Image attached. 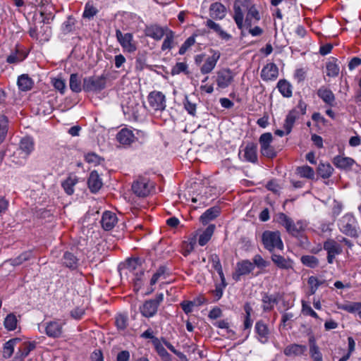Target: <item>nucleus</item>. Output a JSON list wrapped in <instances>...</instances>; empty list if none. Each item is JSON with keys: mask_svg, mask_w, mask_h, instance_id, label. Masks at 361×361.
I'll list each match as a JSON object with an SVG mask.
<instances>
[{"mask_svg": "<svg viewBox=\"0 0 361 361\" xmlns=\"http://www.w3.org/2000/svg\"><path fill=\"white\" fill-rule=\"evenodd\" d=\"M297 119V111L295 109L290 110L287 114L285 123L283 124V128L286 130V134L288 135L290 133L293 125Z\"/></svg>", "mask_w": 361, "mask_h": 361, "instance_id": "35", "label": "nucleus"}, {"mask_svg": "<svg viewBox=\"0 0 361 361\" xmlns=\"http://www.w3.org/2000/svg\"><path fill=\"white\" fill-rule=\"evenodd\" d=\"M161 341L164 344V345L173 353H174L178 357L180 360V361H189L187 356L182 352L177 350L172 344L169 342L165 338L161 337Z\"/></svg>", "mask_w": 361, "mask_h": 361, "instance_id": "49", "label": "nucleus"}, {"mask_svg": "<svg viewBox=\"0 0 361 361\" xmlns=\"http://www.w3.org/2000/svg\"><path fill=\"white\" fill-rule=\"evenodd\" d=\"M273 141V136L271 133H264L259 138L260 145V153L268 159H274L277 156V151L271 145Z\"/></svg>", "mask_w": 361, "mask_h": 361, "instance_id": "5", "label": "nucleus"}, {"mask_svg": "<svg viewBox=\"0 0 361 361\" xmlns=\"http://www.w3.org/2000/svg\"><path fill=\"white\" fill-rule=\"evenodd\" d=\"M34 82L27 74H22L18 78L17 85L21 91H28L32 89Z\"/></svg>", "mask_w": 361, "mask_h": 361, "instance_id": "31", "label": "nucleus"}, {"mask_svg": "<svg viewBox=\"0 0 361 361\" xmlns=\"http://www.w3.org/2000/svg\"><path fill=\"white\" fill-rule=\"evenodd\" d=\"M296 173L302 178L313 180L314 178V169L308 165L298 166Z\"/></svg>", "mask_w": 361, "mask_h": 361, "instance_id": "40", "label": "nucleus"}, {"mask_svg": "<svg viewBox=\"0 0 361 361\" xmlns=\"http://www.w3.org/2000/svg\"><path fill=\"white\" fill-rule=\"evenodd\" d=\"M221 214V208L214 206L207 209L200 217V221L203 225H207L209 221L217 218Z\"/></svg>", "mask_w": 361, "mask_h": 361, "instance_id": "22", "label": "nucleus"}, {"mask_svg": "<svg viewBox=\"0 0 361 361\" xmlns=\"http://www.w3.org/2000/svg\"><path fill=\"white\" fill-rule=\"evenodd\" d=\"M183 104L184 109L190 115H191L193 117L196 116L197 104L195 103L191 102L189 100L188 95L185 96Z\"/></svg>", "mask_w": 361, "mask_h": 361, "instance_id": "53", "label": "nucleus"}, {"mask_svg": "<svg viewBox=\"0 0 361 361\" xmlns=\"http://www.w3.org/2000/svg\"><path fill=\"white\" fill-rule=\"evenodd\" d=\"M214 224H209L206 229L200 234L198 240V243L200 246L205 245L211 239L214 230H215Z\"/></svg>", "mask_w": 361, "mask_h": 361, "instance_id": "34", "label": "nucleus"}, {"mask_svg": "<svg viewBox=\"0 0 361 361\" xmlns=\"http://www.w3.org/2000/svg\"><path fill=\"white\" fill-rule=\"evenodd\" d=\"M63 323L60 320H54L46 322L39 328H43L46 334L50 338H59L63 333Z\"/></svg>", "mask_w": 361, "mask_h": 361, "instance_id": "9", "label": "nucleus"}, {"mask_svg": "<svg viewBox=\"0 0 361 361\" xmlns=\"http://www.w3.org/2000/svg\"><path fill=\"white\" fill-rule=\"evenodd\" d=\"M180 73H184L185 74H188L189 71H188V65L183 62H178L176 65L172 68L171 74L172 75H178Z\"/></svg>", "mask_w": 361, "mask_h": 361, "instance_id": "56", "label": "nucleus"}, {"mask_svg": "<svg viewBox=\"0 0 361 361\" xmlns=\"http://www.w3.org/2000/svg\"><path fill=\"white\" fill-rule=\"evenodd\" d=\"M340 310H345L350 313H355L361 311V302H353L347 304H343L338 306Z\"/></svg>", "mask_w": 361, "mask_h": 361, "instance_id": "50", "label": "nucleus"}, {"mask_svg": "<svg viewBox=\"0 0 361 361\" xmlns=\"http://www.w3.org/2000/svg\"><path fill=\"white\" fill-rule=\"evenodd\" d=\"M238 1L240 2V5L243 8L247 10V16L250 18H254L257 22L261 19L259 12L255 5L251 4L250 0H239Z\"/></svg>", "mask_w": 361, "mask_h": 361, "instance_id": "26", "label": "nucleus"}, {"mask_svg": "<svg viewBox=\"0 0 361 361\" xmlns=\"http://www.w3.org/2000/svg\"><path fill=\"white\" fill-rule=\"evenodd\" d=\"M165 31L166 28L164 29L157 25H152L146 27L145 35L155 40H160L166 34Z\"/></svg>", "mask_w": 361, "mask_h": 361, "instance_id": "28", "label": "nucleus"}, {"mask_svg": "<svg viewBox=\"0 0 361 361\" xmlns=\"http://www.w3.org/2000/svg\"><path fill=\"white\" fill-rule=\"evenodd\" d=\"M133 192L138 197H145L150 192L149 181L145 178H140L132 185Z\"/></svg>", "mask_w": 361, "mask_h": 361, "instance_id": "13", "label": "nucleus"}, {"mask_svg": "<svg viewBox=\"0 0 361 361\" xmlns=\"http://www.w3.org/2000/svg\"><path fill=\"white\" fill-rule=\"evenodd\" d=\"M302 313L304 315L311 316L312 317L315 319H319L317 313L314 312L310 307V304L305 302V300L302 301Z\"/></svg>", "mask_w": 361, "mask_h": 361, "instance_id": "58", "label": "nucleus"}, {"mask_svg": "<svg viewBox=\"0 0 361 361\" xmlns=\"http://www.w3.org/2000/svg\"><path fill=\"white\" fill-rule=\"evenodd\" d=\"M101 175L98 170L92 171V193L97 192L103 186Z\"/></svg>", "mask_w": 361, "mask_h": 361, "instance_id": "37", "label": "nucleus"}, {"mask_svg": "<svg viewBox=\"0 0 361 361\" xmlns=\"http://www.w3.org/2000/svg\"><path fill=\"white\" fill-rule=\"evenodd\" d=\"M262 242L264 247L272 252L275 248L283 250V243L279 231H264L262 235Z\"/></svg>", "mask_w": 361, "mask_h": 361, "instance_id": "2", "label": "nucleus"}, {"mask_svg": "<svg viewBox=\"0 0 361 361\" xmlns=\"http://www.w3.org/2000/svg\"><path fill=\"white\" fill-rule=\"evenodd\" d=\"M243 158L244 160L252 164H256L258 161L257 157V144L253 142H248L243 149Z\"/></svg>", "mask_w": 361, "mask_h": 361, "instance_id": "15", "label": "nucleus"}, {"mask_svg": "<svg viewBox=\"0 0 361 361\" xmlns=\"http://www.w3.org/2000/svg\"><path fill=\"white\" fill-rule=\"evenodd\" d=\"M301 263L309 268L314 269L319 266V259L313 255H302L300 257Z\"/></svg>", "mask_w": 361, "mask_h": 361, "instance_id": "42", "label": "nucleus"}, {"mask_svg": "<svg viewBox=\"0 0 361 361\" xmlns=\"http://www.w3.org/2000/svg\"><path fill=\"white\" fill-rule=\"evenodd\" d=\"M310 355L313 361H323L322 354L318 346H312L310 349Z\"/></svg>", "mask_w": 361, "mask_h": 361, "instance_id": "64", "label": "nucleus"}, {"mask_svg": "<svg viewBox=\"0 0 361 361\" xmlns=\"http://www.w3.org/2000/svg\"><path fill=\"white\" fill-rule=\"evenodd\" d=\"M49 17L44 16L43 11H40L39 18L35 17V25L29 31L30 37L40 42L48 41L51 35V27L49 26Z\"/></svg>", "mask_w": 361, "mask_h": 361, "instance_id": "1", "label": "nucleus"}, {"mask_svg": "<svg viewBox=\"0 0 361 361\" xmlns=\"http://www.w3.org/2000/svg\"><path fill=\"white\" fill-rule=\"evenodd\" d=\"M239 0H235L233 9H234V20L237 25L238 29L242 30L243 27V13L241 10L242 6L240 5V2Z\"/></svg>", "mask_w": 361, "mask_h": 361, "instance_id": "33", "label": "nucleus"}, {"mask_svg": "<svg viewBox=\"0 0 361 361\" xmlns=\"http://www.w3.org/2000/svg\"><path fill=\"white\" fill-rule=\"evenodd\" d=\"M149 106L155 111H162L166 109V97L159 91H152L147 97Z\"/></svg>", "mask_w": 361, "mask_h": 361, "instance_id": "8", "label": "nucleus"}, {"mask_svg": "<svg viewBox=\"0 0 361 361\" xmlns=\"http://www.w3.org/2000/svg\"><path fill=\"white\" fill-rule=\"evenodd\" d=\"M26 56L19 51H16L11 53L6 59L8 63H18L23 61L25 59Z\"/></svg>", "mask_w": 361, "mask_h": 361, "instance_id": "54", "label": "nucleus"}, {"mask_svg": "<svg viewBox=\"0 0 361 361\" xmlns=\"http://www.w3.org/2000/svg\"><path fill=\"white\" fill-rule=\"evenodd\" d=\"M334 169L330 164L320 163L317 169V173L322 178H329L333 173Z\"/></svg>", "mask_w": 361, "mask_h": 361, "instance_id": "38", "label": "nucleus"}, {"mask_svg": "<svg viewBox=\"0 0 361 361\" xmlns=\"http://www.w3.org/2000/svg\"><path fill=\"white\" fill-rule=\"evenodd\" d=\"M332 162L336 168L341 170L348 171L351 169V166L355 161L350 157L337 155L333 159Z\"/></svg>", "mask_w": 361, "mask_h": 361, "instance_id": "23", "label": "nucleus"}, {"mask_svg": "<svg viewBox=\"0 0 361 361\" xmlns=\"http://www.w3.org/2000/svg\"><path fill=\"white\" fill-rule=\"evenodd\" d=\"M70 88L75 92L82 90L81 77L78 74H71L70 77Z\"/></svg>", "mask_w": 361, "mask_h": 361, "instance_id": "48", "label": "nucleus"}, {"mask_svg": "<svg viewBox=\"0 0 361 361\" xmlns=\"http://www.w3.org/2000/svg\"><path fill=\"white\" fill-rule=\"evenodd\" d=\"M170 275V270L166 265H161L157 271L152 275L150 280V286H154L160 278L166 279Z\"/></svg>", "mask_w": 361, "mask_h": 361, "instance_id": "36", "label": "nucleus"}, {"mask_svg": "<svg viewBox=\"0 0 361 361\" xmlns=\"http://www.w3.org/2000/svg\"><path fill=\"white\" fill-rule=\"evenodd\" d=\"M31 257H32L31 252H30V251L25 252L22 253L21 255H20L18 257H16L13 259H11V264H13V266L20 265L23 262L27 261L29 259H30Z\"/></svg>", "mask_w": 361, "mask_h": 361, "instance_id": "60", "label": "nucleus"}, {"mask_svg": "<svg viewBox=\"0 0 361 361\" xmlns=\"http://www.w3.org/2000/svg\"><path fill=\"white\" fill-rule=\"evenodd\" d=\"M164 300V294H157L154 299L146 300L144 304L140 307V311L142 315L145 317L149 318L154 316L157 312L160 303Z\"/></svg>", "mask_w": 361, "mask_h": 361, "instance_id": "6", "label": "nucleus"}, {"mask_svg": "<svg viewBox=\"0 0 361 361\" xmlns=\"http://www.w3.org/2000/svg\"><path fill=\"white\" fill-rule=\"evenodd\" d=\"M19 149L23 154V157H27L34 150V141L30 137H23L19 145Z\"/></svg>", "mask_w": 361, "mask_h": 361, "instance_id": "30", "label": "nucleus"}, {"mask_svg": "<svg viewBox=\"0 0 361 361\" xmlns=\"http://www.w3.org/2000/svg\"><path fill=\"white\" fill-rule=\"evenodd\" d=\"M243 309L245 312V320H244V323H243L244 329H250L252 325V321L251 319V313L252 312V308L250 305V303L248 302H246L244 304Z\"/></svg>", "mask_w": 361, "mask_h": 361, "instance_id": "46", "label": "nucleus"}, {"mask_svg": "<svg viewBox=\"0 0 361 361\" xmlns=\"http://www.w3.org/2000/svg\"><path fill=\"white\" fill-rule=\"evenodd\" d=\"M75 25V19L69 16L62 25V30L64 33L70 32L73 30Z\"/></svg>", "mask_w": 361, "mask_h": 361, "instance_id": "63", "label": "nucleus"}, {"mask_svg": "<svg viewBox=\"0 0 361 361\" xmlns=\"http://www.w3.org/2000/svg\"><path fill=\"white\" fill-rule=\"evenodd\" d=\"M35 348V343H24L23 346L18 350L16 353V358H19L23 360L25 358L29 353Z\"/></svg>", "mask_w": 361, "mask_h": 361, "instance_id": "41", "label": "nucleus"}, {"mask_svg": "<svg viewBox=\"0 0 361 361\" xmlns=\"http://www.w3.org/2000/svg\"><path fill=\"white\" fill-rule=\"evenodd\" d=\"M77 183L75 177H68L66 180L62 183V187L65 192L71 195L74 192L73 187Z\"/></svg>", "mask_w": 361, "mask_h": 361, "instance_id": "51", "label": "nucleus"}, {"mask_svg": "<svg viewBox=\"0 0 361 361\" xmlns=\"http://www.w3.org/2000/svg\"><path fill=\"white\" fill-rule=\"evenodd\" d=\"M307 350V346L305 345L293 343L287 345L284 350L283 353L285 355L290 356H300Z\"/></svg>", "mask_w": 361, "mask_h": 361, "instance_id": "24", "label": "nucleus"}, {"mask_svg": "<svg viewBox=\"0 0 361 361\" xmlns=\"http://www.w3.org/2000/svg\"><path fill=\"white\" fill-rule=\"evenodd\" d=\"M195 35H192V36L189 37L181 45L178 51L180 55H183L187 51V50L195 43Z\"/></svg>", "mask_w": 361, "mask_h": 361, "instance_id": "59", "label": "nucleus"}, {"mask_svg": "<svg viewBox=\"0 0 361 361\" xmlns=\"http://www.w3.org/2000/svg\"><path fill=\"white\" fill-rule=\"evenodd\" d=\"M4 326L8 331H13L17 326V318L13 314H9L4 320Z\"/></svg>", "mask_w": 361, "mask_h": 361, "instance_id": "52", "label": "nucleus"}, {"mask_svg": "<svg viewBox=\"0 0 361 361\" xmlns=\"http://www.w3.org/2000/svg\"><path fill=\"white\" fill-rule=\"evenodd\" d=\"M115 325L118 331H124L128 326V319L125 314H118L115 318Z\"/></svg>", "mask_w": 361, "mask_h": 361, "instance_id": "47", "label": "nucleus"}, {"mask_svg": "<svg viewBox=\"0 0 361 361\" xmlns=\"http://www.w3.org/2000/svg\"><path fill=\"white\" fill-rule=\"evenodd\" d=\"M234 74L230 68H222L216 73V82L219 87H228L233 81Z\"/></svg>", "mask_w": 361, "mask_h": 361, "instance_id": "10", "label": "nucleus"}, {"mask_svg": "<svg viewBox=\"0 0 361 361\" xmlns=\"http://www.w3.org/2000/svg\"><path fill=\"white\" fill-rule=\"evenodd\" d=\"M279 75V68L274 63H267L261 71V78L263 80H275Z\"/></svg>", "mask_w": 361, "mask_h": 361, "instance_id": "20", "label": "nucleus"}, {"mask_svg": "<svg viewBox=\"0 0 361 361\" xmlns=\"http://www.w3.org/2000/svg\"><path fill=\"white\" fill-rule=\"evenodd\" d=\"M255 269L254 264L248 259H244L238 262L236 264V269L233 274L232 278L235 281H239L243 275H247L251 273Z\"/></svg>", "mask_w": 361, "mask_h": 361, "instance_id": "11", "label": "nucleus"}, {"mask_svg": "<svg viewBox=\"0 0 361 361\" xmlns=\"http://www.w3.org/2000/svg\"><path fill=\"white\" fill-rule=\"evenodd\" d=\"M209 11L212 19L221 20L226 16V8L220 2H214L210 5Z\"/></svg>", "mask_w": 361, "mask_h": 361, "instance_id": "19", "label": "nucleus"}, {"mask_svg": "<svg viewBox=\"0 0 361 361\" xmlns=\"http://www.w3.org/2000/svg\"><path fill=\"white\" fill-rule=\"evenodd\" d=\"M116 37L124 51L128 53H133L136 51L137 46L135 42L133 40L132 33L127 32L123 34L119 29H117L116 30Z\"/></svg>", "mask_w": 361, "mask_h": 361, "instance_id": "7", "label": "nucleus"}, {"mask_svg": "<svg viewBox=\"0 0 361 361\" xmlns=\"http://www.w3.org/2000/svg\"><path fill=\"white\" fill-rule=\"evenodd\" d=\"M255 331L257 335V338L260 343H266L268 342L270 331L263 320L260 319L256 322Z\"/></svg>", "mask_w": 361, "mask_h": 361, "instance_id": "18", "label": "nucleus"}, {"mask_svg": "<svg viewBox=\"0 0 361 361\" xmlns=\"http://www.w3.org/2000/svg\"><path fill=\"white\" fill-rule=\"evenodd\" d=\"M317 94L327 105L335 106V95L330 89L322 86L317 90Z\"/></svg>", "mask_w": 361, "mask_h": 361, "instance_id": "21", "label": "nucleus"}, {"mask_svg": "<svg viewBox=\"0 0 361 361\" xmlns=\"http://www.w3.org/2000/svg\"><path fill=\"white\" fill-rule=\"evenodd\" d=\"M324 249L327 252V262L332 264L336 255L342 252L341 245L334 240L328 239L324 243Z\"/></svg>", "mask_w": 361, "mask_h": 361, "instance_id": "12", "label": "nucleus"}, {"mask_svg": "<svg viewBox=\"0 0 361 361\" xmlns=\"http://www.w3.org/2000/svg\"><path fill=\"white\" fill-rule=\"evenodd\" d=\"M106 86V78L101 76L95 80L92 79V90L100 91Z\"/></svg>", "mask_w": 361, "mask_h": 361, "instance_id": "57", "label": "nucleus"}, {"mask_svg": "<svg viewBox=\"0 0 361 361\" xmlns=\"http://www.w3.org/2000/svg\"><path fill=\"white\" fill-rule=\"evenodd\" d=\"M262 301L263 302L262 309L264 312H270L274 309V306L278 304L281 298L280 293L275 295H269L267 293H262Z\"/></svg>", "mask_w": 361, "mask_h": 361, "instance_id": "16", "label": "nucleus"}, {"mask_svg": "<svg viewBox=\"0 0 361 361\" xmlns=\"http://www.w3.org/2000/svg\"><path fill=\"white\" fill-rule=\"evenodd\" d=\"M205 25L210 30H212L214 32H216L218 36L224 40H229L231 39V35L224 30H223L219 24L215 23L212 19H207L205 23Z\"/></svg>", "mask_w": 361, "mask_h": 361, "instance_id": "27", "label": "nucleus"}, {"mask_svg": "<svg viewBox=\"0 0 361 361\" xmlns=\"http://www.w3.org/2000/svg\"><path fill=\"white\" fill-rule=\"evenodd\" d=\"M117 141L123 145H129L135 140L133 131L128 128L121 129L116 135Z\"/></svg>", "mask_w": 361, "mask_h": 361, "instance_id": "25", "label": "nucleus"}, {"mask_svg": "<svg viewBox=\"0 0 361 361\" xmlns=\"http://www.w3.org/2000/svg\"><path fill=\"white\" fill-rule=\"evenodd\" d=\"M117 216L115 213L110 211L103 212L99 224L104 231H111L117 222Z\"/></svg>", "mask_w": 361, "mask_h": 361, "instance_id": "17", "label": "nucleus"}, {"mask_svg": "<svg viewBox=\"0 0 361 361\" xmlns=\"http://www.w3.org/2000/svg\"><path fill=\"white\" fill-rule=\"evenodd\" d=\"M277 88L279 89V92L283 95V97L286 98H290L292 97V85L286 79H281L279 80L277 85Z\"/></svg>", "mask_w": 361, "mask_h": 361, "instance_id": "32", "label": "nucleus"}, {"mask_svg": "<svg viewBox=\"0 0 361 361\" xmlns=\"http://www.w3.org/2000/svg\"><path fill=\"white\" fill-rule=\"evenodd\" d=\"M138 265H141V259L139 257L128 258L126 260L125 266L130 271L135 270Z\"/></svg>", "mask_w": 361, "mask_h": 361, "instance_id": "61", "label": "nucleus"}, {"mask_svg": "<svg viewBox=\"0 0 361 361\" xmlns=\"http://www.w3.org/2000/svg\"><path fill=\"white\" fill-rule=\"evenodd\" d=\"M18 338H13L10 339L7 342H6L4 345L3 348V357L4 358H9L13 353L15 345L18 342H19Z\"/></svg>", "mask_w": 361, "mask_h": 361, "instance_id": "39", "label": "nucleus"}, {"mask_svg": "<svg viewBox=\"0 0 361 361\" xmlns=\"http://www.w3.org/2000/svg\"><path fill=\"white\" fill-rule=\"evenodd\" d=\"M166 38L164 39L162 45L161 50L165 51L166 49H171L173 47V42L174 38V32L166 27Z\"/></svg>", "mask_w": 361, "mask_h": 361, "instance_id": "44", "label": "nucleus"}, {"mask_svg": "<svg viewBox=\"0 0 361 361\" xmlns=\"http://www.w3.org/2000/svg\"><path fill=\"white\" fill-rule=\"evenodd\" d=\"M279 222L293 237H295L305 231L306 225L302 220H299L296 223H294L293 219L284 213L279 214Z\"/></svg>", "mask_w": 361, "mask_h": 361, "instance_id": "3", "label": "nucleus"}, {"mask_svg": "<svg viewBox=\"0 0 361 361\" xmlns=\"http://www.w3.org/2000/svg\"><path fill=\"white\" fill-rule=\"evenodd\" d=\"M337 59L332 58L326 66V75L329 77H336L339 73V67L336 63Z\"/></svg>", "mask_w": 361, "mask_h": 361, "instance_id": "43", "label": "nucleus"}, {"mask_svg": "<svg viewBox=\"0 0 361 361\" xmlns=\"http://www.w3.org/2000/svg\"><path fill=\"white\" fill-rule=\"evenodd\" d=\"M8 132V119L5 116H0V144L5 139Z\"/></svg>", "mask_w": 361, "mask_h": 361, "instance_id": "55", "label": "nucleus"}, {"mask_svg": "<svg viewBox=\"0 0 361 361\" xmlns=\"http://www.w3.org/2000/svg\"><path fill=\"white\" fill-rule=\"evenodd\" d=\"M271 259L279 269L288 270L293 268L292 260L290 259H286L282 255L273 253L271 256Z\"/></svg>", "mask_w": 361, "mask_h": 361, "instance_id": "29", "label": "nucleus"}, {"mask_svg": "<svg viewBox=\"0 0 361 361\" xmlns=\"http://www.w3.org/2000/svg\"><path fill=\"white\" fill-rule=\"evenodd\" d=\"M210 51L212 53V55L205 60L204 64L200 68V72L202 74L211 73L220 59L221 53L219 51L210 49Z\"/></svg>", "mask_w": 361, "mask_h": 361, "instance_id": "14", "label": "nucleus"}, {"mask_svg": "<svg viewBox=\"0 0 361 361\" xmlns=\"http://www.w3.org/2000/svg\"><path fill=\"white\" fill-rule=\"evenodd\" d=\"M153 345L157 353V354L161 357H163L168 353L167 350L165 349V348L163 346V345L161 343V341L159 338H154V341H153Z\"/></svg>", "mask_w": 361, "mask_h": 361, "instance_id": "62", "label": "nucleus"}, {"mask_svg": "<svg viewBox=\"0 0 361 361\" xmlns=\"http://www.w3.org/2000/svg\"><path fill=\"white\" fill-rule=\"evenodd\" d=\"M340 231L344 235L352 238L360 237L357 221L352 214H345L341 220Z\"/></svg>", "mask_w": 361, "mask_h": 361, "instance_id": "4", "label": "nucleus"}, {"mask_svg": "<svg viewBox=\"0 0 361 361\" xmlns=\"http://www.w3.org/2000/svg\"><path fill=\"white\" fill-rule=\"evenodd\" d=\"M63 264L70 269H75L78 265V259L72 253L66 252L63 257Z\"/></svg>", "mask_w": 361, "mask_h": 361, "instance_id": "45", "label": "nucleus"}]
</instances>
